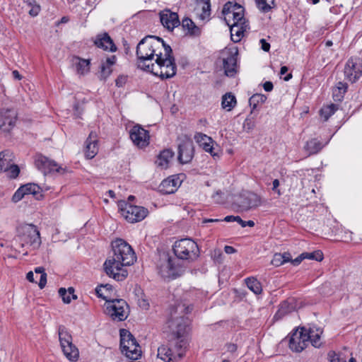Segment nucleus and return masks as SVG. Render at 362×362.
I'll use <instances>...</instances> for the list:
<instances>
[{
	"mask_svg": "<svg viewBox=\"0 0 362 362\" xmlns=\"http://www.w3.org/2000/svg\"><path fill=\"white\" fill-rule=\"evenodd\" d=\"M115 54H104L100 59V78L106 79L112 72V67L117 62Z\"/></svg>",
	"mask_w": 362,
	"mask_h": 362,
	"instance_id": "obj_23",
	"label": "nucleus"
},
{
	"mask_svg": "<svg viewBox=\"0 0 362 362\" xmlns=\"http://www.w3.org/2000/svg\"><path fill=\"white\" fill-rule=\"evenodd\" d=\"M308 337L304 335V332L296 330L290 337L288 346L295 352H301L308 346Z\"/></svg>",
	"mask_w": 362,
	"mask_h": 362,
	"instance_id": "obj_19",
	"label": "nucleus"
},
{
	"mask_svg": "<svg viewBox=\"0 0 362 362\" xmlns=\"http://www.w3.org/2000/svg\"><path fill=\"white\" fill-rule=\"evenodd\" d=\"M226 349L228 352L234 353L237 350V345L232 343L226 344Z\"/></svg>",
	"mask_w": 362,
	"mask_h": 362,
	"instance_id": "obj_58",
	"label": "nucleus"
},
{
	"mask_svg": "<svg viewBox=\"0 0 362 362\" xmlns=\"http://www.w3.org/2000/svg\"><path fill=\"white\" fill-rule=\"evenodd\" d=\"M36 274H40V281L38 286L40 288H43L47 284V274L45 272V269L42 267H38L35 269Z\"/></svg>",
	"mask_w": 362,
	"mask_h": 362,
	"instance_id": "obj_44",
	"label": "nucleus"
},
{
	"mask_svg": "<svg viewBox=\"0 0 362 362\" xmlns=\"http://www.w3.org/2000/svg\"><path fill=\"white\" fill-rule=\"evenodd\" d=\"M93 42L97 47L106 52H115L117 50L116 45L107 33L98 34Z\"/></svg>",
	"mask_w": 362,
	"mask_h": 362,
	"instance_id": "obj_21",
	"label": "nucleus"
},
{
	"mask_svg": "<svg viewBox=\"0 0 362 362\" xmlns=\"http://www.w3.org/2000/svg\"><path fill=\"white\" fill-rule=\"evenodd\" d=\"M263 88L265 91L270 92L273 90L274 86L273 83L271 81H266L263 84Z\"/></svg>",
	"mask_w": 362,
	"mask_h": 362,
	"instance_id": "obj_59",
	"label": "nucleus"
},
{
	"mask_svg": "<svg viewBox=\"0 0 362 362\" xmlns=\"http://www.w3.org/2000/svg\"><path fill=\"white\" fill-rule=\"evenodd\" d=\"M26 279L30 281L34 282V274L33 272H29L26 275Z\"/></svg>",
	"mask_w": 362,
	"mask_h": 362,
	"instance_id": "obj_64",
	"label": "nucleus"
},
{
	"mask_svg": "<svg viewBox=\"0 0 362 362\" xmlns=\"http://www.w3.org/2000/svg\"><path fill=\"white\" fill-rule=\"evenodd\" d=\"M194 153L192 140L187 136L180 139L178 144V160L181 163H189Z\"/></svg>",
	"mask_w": 362,
	"mask_h": 362,
	"instance_id": "obj_14",
	"label": "nucleus"
},
{
	"mask_svg": "<svg viewBox=\"0 0 362 362\" xmlns=\"http://www.w3.org/2000/svg\"><path fill=\"white\" fill-rule=\"evenodd\" d=\"M237 222L243 227L245 228L246 226L253 227L255 226V222L253 221H243L240 216H238Z\"/></svg>",
	"mask_w": 362,
	"mask_h": 362,
	"instance_id": "obj_50",
	"label": "nucleus"
},
{
	"mask_svg": "<svg viewBox=\"0 0 362 362\" xmlns=\"http://www.w3.org/2000/svg\"><path fill=\"white\" fill-rule=\"evenodd\" d=\"M157 267L160 276L165 279H175L183 272V269L178 264L177 258L165 252L160 255Z\"/></svg>",
	"mask_w": 362,
	"mask_h": 362,
	"instance_id": "obj_5",
	"label": "nucleus"
},
{
	"mask_svg": "<svg viewBox=\"0 0 362 362\" xmlns=\"http://www.w3.org/2000/svg\"><path fill=\"white\" fill-rule=\"evenodd\" d=\"M279 255L282 257L284 264L287 263V262H291L292 257L290 253L284 252V253H279Z\"/></svg>",
	"mask_w": 362,
	"mask_h": 362,
	"instance_id": "obj_54",
	"label": "nucleus"
},
{
	"mask_svg": "<svg viewBox=\"0 0 362 362\" xmlns=\"http://www.w3.org/2000/svg\"><path fill=\"white\" fill-rule=\"evenodd\" d=\"M222 13L227 25H247L244 18V8L237 3L227 2L223 6Z\"/></svg>",
	"mask_w": 362,
	"mask_h": 362,
	"instance_id": "obj_10",
	"label": "nucleus"
},
{
	"mask_svg": "<svg viewBox=\"0 0 362 362\" xmlns=\"http://www.w3.org/2000/svg\"><path fill=\"white\" fill-rule=\"evenodd\" d=\"M222 221L221 219H217V218H204L202 221V223H215V222H220Z\"/></svg>",
	"mask_w": 362,
	"mask_h": 362,
	"instance_id": "obj_62",
	"label": "nucleus"
},
{
	"mask_svg": "<svg viewBox=\"0 0 362 362\" xmlns=\"http://www.w3.org/2000/svg\"><path fill=\"white\" fill-rule=\"evenodd\" d=\"M305 259L304 258V256L303 255V253L300 254L298 257H297L296 258H295L294 259H293L291 258V264L293 265V266H298V264H300V263L303 260Z\"/></svg>",
	"mask_w": 362,
	"mask_h": 362,
	"instance_id": "obj_56",
	"label": "nucleus"
},
{
	"mask_svg": "<svg viewBox=\"0 0 362 362\" xmlns=\"http://www.w3.org/2000/svg\"><path fill=\"white\" fill-rule=\"evenodd\" d=\"M17 112L12 108H1L0 110V129L10 131L17 121Z\"/></svg>",
	"mask_w": 362,
	"mask_h": 362,
	"instance_id": "obj_17",
	"label": "nucleus"
},
{
	"mask_svg": "<svg viewBox=\"0 0 362 362\" xmlns=\"http://www.w3.org/2000/svg\"><path fill=\"white\" fill-rule=\"evenodd\" d=\"M293 310V306L288 301H284L279 305V308L274 315V318L279 320L286 314L291 313Z\"/></svg>",
	"mask_w": 362,
	"mask_h": 362,
	"instance_id": "obj_35",
	"label": "nucleus"
},
{
	"mask_svg": "<svg viewBox=\"0 0 362 362\" xmlns=\"http://www.w3.org/2000/svg\"><path fill=\"white\" fill-rule=\"evenodd\" d=\"M261 44V47L264 52H269L270 49V44L268 43L264 39H261L259 40Z\"/></svg>",
	"mask_w": 362,
	"mask_h": 362,
	"instance_id": "obj_55",
	"label": "nucleus"
},
{
	"mask_svg": "<svg viewBox=\"0 0 362 362\" xmlns=\"http://www.w3.org/2000/svg\"><path fill=\"white\" fill-rule=\"evenodd\" d=\"M195 11L200 20L208 21L211 15L210 0H196Z\"/></svg>",
	"mask_w": 362,
	"mask_h": 362,
	"instance_id": "obj_27",
	"label": "nucleus"
},
{
	"mask_svg": "<svg viewBox=\"0 0 362 362\" xmlns=\"http://www.w3.org/2000/svg\"><path fill=\"white\" fill-rule=\"evenodd\" d=\"M328 357L329 362H346L344 358H341L339 354L333 351L329 352Z\"/></svg>",
	"mask_w": 362,
	"mask_h": 362,
	"instance_id": "obj_47",
	"label": "nucleus"
},
{
	"mask_svg": "<svg viewBox=\"0 0 362 362\" xmlns=\"http://www.w3.org/2000/svg\"><path fill=\"white\" fill-rule=\"evenodd\" d=\"M344 78L351 83H355L362 75V62L359 58L351 57L345 64Z\"/></svg>",
	"mask_w": 362,
	"mask_h": 362,
	"instance_id": "obj_13",
	"label": "nucleus"
},
{
	"mask_svg": "<svg viewBox=\"0 0 362 362\" xmlns=\"http://www.w3.org/2000/svg\"><path fill=\"white\" fill-rule=\"evenodd\" d=\"M182 26L184 30H187L190 35L198 36L201 34V29L189 18H185L182 21Z\"/></svg>",
	"mask_w": 362,
	"mask_h": 362,
	"instance_id": "obj_34",
	"label": "nucleus"
},
{
	"mask_svg": "<svg viewBox=\"0 0 362 362\" xmlns=\"http://www.w3.org/2000/svg\"><path fill=\"white\" fill-rule=\"evenodd\" d=\"M98 152L97 134L91 132L86 141L84 153L88 159L94 158Z\"/></svg>",
	"mask_w": 362,
	"mask_h": 362,
	"instance_id": "obj_24",
	"label": "nucleus"
},
{
	"mask_svg": "<svg viewBox=\"0 0 362 362\" xmlns=\"http://www.w3.org/2000/svg\"><path fill=\"white\" fill-rule=\"evenodd\" d=\"M129 136L133 144L139 148H144L149 144L148 132L139 124L134 125L130 129Z\"/></svg>",
	"mask_w": 362,
	"mask_h": 362,
	"instance_id": "obj_15",
	"label": "nucleus"
},
{
	"mask_svg": "<svg viewBox=\"0 0 362 362\" xmlns=\"http://www.w3.org/2000/svg\"><path fill=\"white\" fill-rule=\"evenodd\" d=\"M173 156L174 152L173 151L170 149H165L158 156L156 164L161 168H167Z\"/></svg>",
	"mask_w": 362,
	"mask_h": 362,
	"instance_id": "obj_28",
	"label": "nucleus"
},
{
	"mask_svg": "<svg viewBox=\"0 0 362 362\" xmlns=\"http://www.w3.org/2000/svg\"><path fill=\"white\" fill-rule=\"evenodd\" d=\"M272 264L275 267H279L284 264L282 257H281L279 253H276L274 255L273 259L272 260Z\"/></svg>",
	"mask_w": 362,
	"mask_h": 362,
	"instance_id": "obj_49",
	"label": "nucleus"
},
{
	"mask_svg": "<svg viewBox=\"0 0 362 362\" xmlns=\"http://www.w3.org/2000/svg\"><path fill=\"white\" fill-rule=\"evenodd\" d=\"M13 158V153L8 150L0 152V173L7 171Z\"/></svg>",
	"mask_w": 362,
	"mask_h": 362,
	"instance_id": "obj_30",
	"label": "nucleus"
},
{
	"mask_svg": "<svg viewBox=\"0 0 362 362\" xmlns=\"http://www.w3.org/2000/svg\"><path fill=\"white\" fill-rule=\"evenodd\" d=\"M59 295L62 297L64 303H69L71 302V298L68 295V292L66 288H60L59 290Z\"/></svg>",
	"mask_w": 362,
	"mask_h": 362,
	"instance_id": "obj_48",
	"label": "nucleus"
},
{
	"mask_svg": "<svg viewBox=\"0 0 362 362\" xmlns=\"http://www.w3.org/2000/svg\"><path fill=\"white\" fill-rule=\"evenodd\" d=\"M236 104V98L232 93H226L222 96L221 107L226 111H231Z\"/></svg>",
	"mask_w": 362,
	"mask_h": 362,
	"instance_id": "obj_32",
	"label": "nucleus"
},
{
	"mask_svg": "<svg viewBox=\"0 0 362 362\" xmlns=\"http://www.w3.org/2000/svg\"><path fill=\"white\" fill-rule=\"evenodd\" d=\"M230 37L234 42L240 41L243 33L246 30L247 25L229 24Z\"/></svg>",
	"mask_w": 362,
	"mask_h": 362,
	"instance_id": "obj_29",
	"label": "nucleus"
},
{
	"mask_svg": "<svg viewBox=\"0 0 362 362\" xmlns=\"http://www.w3.org/2000/svg\"><path fill=\"white\" fill-rule=\"evenodd\" d=\"M127 304L122 299L107 300L105 312L112 320L123 321L127 317Z\"/></svg>",
	"mask_w": 362,
	"mask_h": 362,
	"instance_id": "obj_11",
	"label": "nucleus"
},
{
	"mask_svg": "<svg viewBox=\"0 0 362 362\" xmlns=\"http://www.w3.org/2000/svg\"><path fill=\"white\" fill-rule=\"evenodd\" d=\"M238 216H226L222 221H226V222H233L236 221Z\"/></svg>",
	"mask_w": 362,
	"mask_h": 362,
	"instance_id": "obj_61",
	"label": "nucleus"
},
{
	"mask_svg": "<svg viewBox=\"0 0 362 362\" xmlns=\"http://www.w3.org/2000/svg\"><path fill=\"white\" fill-rule=\"evenodd\" d=\"M173 250L177 259L188 262L197 260L200 253L197 243L191 238H182L175 241Z\"/></svg>",
	"mask_w": 362,
	"mask_h": 362,
	"instance_id": "obj_4",
	"label": "nucleus"
},
{
	"mask_svg": "<svg viewBox=\"0 0 362 362\" xmlns=\"http://www.w3.org/2000/svg\"><path fill=\"white\" fill-rule=\"evenodd\" d=\"M348 89L346 83L339 81L332 90L333 98L335 101H341Z\"/></svg>",
	"mask_w": 362,
	"mask_h": 362,
	"instance_id": "obj_31",
	"label": "nucleus"
},
{
	"mask_svg": "<svg viewBox=\"0 0 362 362\" xmlns=\"http://www.w3.org/2000/svg\"><path fill=\"white\" fill-rule=\"evenodd\" d=\"M127 81V77L126 76L120 75L115 81L116 86L117 87H122L126 83Z\"/></svg>",
	"mask_w": 362,
	"mask_h": 362,
	"instance_id": "obj_51",
	"label": "nucleus"
},
{
	"mask_svg": "<svg viewBox=\"0 0 362 362\" xmlns=\"http://www.w3.org/2000/svg\"><path fill=\"white\" fill-rule=\"evenodd\" d=\"M90 62L86 59H80L78 62L76 64L77 72L79 74L83 75L89 71L90 67Z\"/></svg>",
	"mask_w": 362,
	"mask_h": 362,
	"instance_id": "obj_41",
	"label": "nucleus"
},
{
	"mask_svg": "<svg viewBox=\"0 0 362 362\" xmlns=\"http://www.w3.org/2000/svg\"><path fill=\"white\" fill-rule=\"evenodd\" d=\"M194 139L199 146L206 152L209 153L214 159L220 157L219 153L214 152V141L210 136H208L203 133L198 132L195 134Z\"/></svg>",
	"mask_w": 362,
	"mask_h": 362,
	"instance_id": "obj_20",
	"label": "nucleus"
},
{
	"mask_svg": "<svg viewBox=\"0 0 362 362\" xmlns=\"http://www.w3.org/2000/svg\"><path fill=\"white\" fill-rule=\"evenodd\" d=\"M16 242L21 247L27 246L37 249L41 244L40 232L33 224L23 226L19 229V235L17 236Z\"/></svg>",
	"mask_w": 362,
	"mask_h": 362,
	"instance_id": "obj_6",
	"label": "nucleus"
},
{
	"mask_svg": "<svg viewBox=\"0 0 362 362\" xmlns=\"http://www.w3.org/2000/svg\"><path fill=\"white\" fill-rule=\"evenodd\" d=\"M192 305L178 304L170 311L168 321L173 339L158 349V357L165 362H177L183 357L187 346L185 338L189 331L190 320L185 315L191 313Z\"/></svg>",
	"mask_w": 362,
	"mask_h": 362,
	"instance_id": "obj_2",
	"label": "nucleus"
},
{
	"mask_svg": "<svg viewBox=\"0 0 362 362\" xmlns=\"http://www.w3.org/2000/svg\"><path fill=\"white\" fill-rule=\"evenodd\" d=\"M119 210L122 216L129 223H136L144 219L148 211L144 206L133 205L127 201L118 202Z\"/></svg>",
	"mask_w": 362,
	"mask_h": 362,
	"instance_id": "obj_8",
	"label": "nucleus"
},
{
	"mask_svg": "<svg viewBox=\"0 0 362 362\" xmlns=\"http://www.w3.org/2000/svg\"><path fill=\"white\" fill-rule=\"evenodd\" d=\"M121 351L127 358L136 361L141 356V347L134 336L127 329H120Z\"/></svg>",
	"mask_w": 362,
	"mask_h": 362,
	"instance_id": "obj_7",
	"label": "nucleus"
},
{
	"mask_svg": "<svg viewBox=\"0 0 362 362\" xmlns=\"http://www.w3.org/2000/svg\"><path fill=\"white\" fill-rule=\"evenodd\" d=\"M102 289H104L105 292L110 291L112 290V286L107 284H101L99 286H97L95 288V293L98 298H101L104 299L105 301L109 300L108 296L105 293H102Z\"/></svg>",
	"mask_w": 362,
	"mask_h": 362,
	"instance_id": "obj_42",
	"label": "nucleus"
},
{
	"mask_svg": "<svg viewBox=\"0 0 362 362\" xmlns=\"http://www.w3.org/2000/svg\"><path fill=\"white\" fill-rule=\"evenodd\" d=\"M138 67L160 77L170 78L176 74L177 66L173 50L163 40L147 35L136 46Z\"/></svg>",
	"mask_w": 362,
	"mask_h": 362,
	"instance_id": "obj_1",
	"label": "nucleus"
},
{
	"mask_svg": "<svg viewBox=\"0 0 362 362\" xmlns=\"http://www.w3.org/2000/svg\"><path fill=\"white\" fill-rule=\"evenodd\" d=\"M112 256L104 263L106 274L117 281H124L128 276L124 268L134 263L136 259L134 251L130 245L122 239H117L112 243Z\"/></svg>",
	"mask_w": 362,
	"mask_h": 362,
	"instance_id": "obj_3",
	"label": "nucleus"
},
{
	"mask_svg": "<svg viewBox=\"0 0 362 362\" xmlns=\"http://www.w3.org/2000/svg\"><path fill=\"white\" fill-rule=\"evenodd\" d=\"M7 173V175L11 178H16L18 177L20 169L17 165H15L13 163V160L11 163V165L8 167V169L6 172Z\"/></svg>",
	"mask_w": 362,
	"mask_h": 362,
	"instance_id": "obj_45",
	"label": "nucleus"
},
{
	"mask_svg": "<svg viewBox=\"0 0 362 362\" xmlns=\"http://www.w3.org/2000/svg\"><path fill=\"white\" fill-rule=\"evenodd\" d=\"M337 109V105L334 104L324 106L320 111V117L323 121L326 122L332 115L334 114Z\"/></svg>",
	"mask_w": 362,
	"mask_h": 362,
	"instance_id": "obj_38",
	"label": "nucleus"
},
{
	"mask_svg": "<svg viewBox=\"0 0 362 362\" xmlns=\"http://www.w3.org/2000/svg\"><path fill=\"white\" fill-rule=\"evenodd\" d=\"M59 339L62 351L70 361H76L79 357V351L77 347L72 343V337L67 329L60 325L58 328Z\"/></svg>",
	"mask_w": 362,
	"mask_h": 362,
	"instance_id": "obj_9",
	"label": "nucleus"
},
{
	"mask_svg": "<svg viewBox=\"0 0 362 362\" xmlns=\"http://www.w3.org/2000/svg\"><path fill=\"white\" fill-rule=\"evenodd\" d=\"M305 259H313L317 262H321L323 259V254L320 250H316L313 252H303Z\"/></svg>",
	"mask_w": 362,
	"mask_h": 362,
	"instance_id": "obj_43",
	"label": "nucleus"
},
{
	"mask_svg": "<svg viewBox=\"0 0 362 362\" xmlns=\"http://www.w3.org/2000/svg\"><path fill=\"white\" fill-rule=\"evenodd\" d=\"M224 251L226 254L230 255L235 253L236 252V250L232 246L226 245L224 247Z\"/></svg>",
	"mask_w": 362,
	"mask_h": 362,
	"instance_id": "obj_60",
	"label": "nucleus"
},
{
	"mask_svg": "<svg viewBox=\"0 0 362 362\" xmlns=\"http://www.w3.org/2000/svg\"><path fill=\"white\" fill-rule=\"evenodd\" d=\"M35 165L45 174L57 172L63 174L65 170L59 166L54 160H50L42 155H37L35 158Z\"/></svg>",
	"mask_w": 362,
	"mask_h": 362,
	"instance_id": "obj_16",
	"label": "nucleus"
},
{
	"mask_svg": "<svg viewBox=\"0 0 362 362\" xmlns=\"http://www.w3.org/2000/svg\"><path fill=\"white\" fill-rule=\"evenodd\" d=\"M257 7L263 13H268L274 6V0H255Z\"/></svg>",
	"mask_w": 362,
	"mask_h": 362,
	"instance_id": "obj_39",
	"label": "nucleus"
},
{
	"mask_svg": "<svg viewBox=\"0 0 362 362\" xmlns=\"http://www.w3.org/2000/svg\"><path fill=\"white\" fill-rule=\"evenodd\" d=\"M267 98L265 95L261 93L254 94L249 99L250 106L255 110L259 104H263Z\"/></svg>",
	"mask_w": 362,
	"mask_h": 362,
	"instance_id": "obj_40",
	"label": "nucleus"
},
{
	"mask_svg": "<svg viewBox=\"0 0 362 362\" xmlns=\"http://www.w3.org/2000/svg\"><path fill=\"white\" fill-rule=\"evenodd\" d=\"M245 283L247 288L255 294L261 293L262 288L260 282L254 277L245 279Z\"/></svg>",
	"mask_w": 362,
	"mask_h": 362,
	"instance_id": "obj_37",
	"label": "nucleus"
},
{
	"mask_svg": "<svg viewBox=\"0 0 362 362\" xmlns=\"http://www.w3.org/2000/svg\"><path fill=\"white\" fill-rule=\"evenodd\" d=\"M160 19L162 25L171 31L180 25L177 13L170 10H164L160 12Z\"/></svg>",
	"mask_w": 362,
	"mask_h": 362,
	"instance_id": "obj_22",
	"label": "nucleus"
},
{
	"mask_svg": "<svg viewBox=\"0 0 362 362\" xmlns=\"http://www.w3.org/2000/svg\"><path fill=\"white\" fill-rule=\"evenodd\" d=\"M280 185L279 180L278 179H275L272 182V190L276 192L278 195H281V192L280 189H278Z\"/></svg>",
	"mask_w": 362,
	"mask_h": 362,
	"instance_id": "obj_53",
	"label": "nucleus"
},
{
	"mask_svg": "<svg viewBox=\"0 0 362 362\" xmlns=\"http://www.w3.org/2000/svg\"><path fill=\"white\" fill-rule=\"evenodd\" d=\"M25 193L24 192V189L22 186H21L14 193V194L12 197V201L14 203H16L19 201H21L25 196Z\"/></svg>",
	"mask_w": 362,
	"mask_h": 362,
	"instance_id": "obj_46",
	"label": "nucleus"
},
{
	"mask_svg": "<svg viewBox=\"0 0 362 362\" xmlns=\"http://www.w3.org/2000/svg\"><path fill=\"white\" fill-rule=\"evenodd\" d=\"M40 6L38 4H34V6L29 11V14L31 16H37L40 11Z\"/></svg>",
	"mask_w": 362,
	"mask_h": 362,
	"instance_id": "obj_52",
	"label": "nucleus"
},
{
	"mask_svg": "<svg viewBox=\"0 0 362 362\" xmlns=\"http://www.w3.org/2000/svg\"><path fill=\"white\" fill-rule=\"evenodd\" d=\"M180 185L179 178L171 176L162 181L159 185V191L164 194H173L177 189Z\"/></svg>",
	"mask_w": 362,
	"mask_h": 362,
	"instance_id": "obj_25",
	"label": "nucleus"
},
{
	"mask_svg": "<svg viewBox=\"0 0 362 362\" xmlns=\"http://www.w3.org/2000/svg\"><path fill=\"white\" fill-rule=\"evenodd\" d=\"M305 151L310 154L318 153L322 148V144L316 139H312L305 145Z\"/></svg>",
	"mask_w": 362,
	"mask_h": 362,
	"instance_id": "obj_36",
	"label": "nucleus"
},
{
	"mask_svg": "<svg viewBox=\"0 0 362 362\" xmlns=\"http://www.w3.org/2000/svg\"><path fill=\"white\" fill-rule=\"evenodd\" d=\"M26 195L33 194L36 199H40L42 197V188L35 183H27L22 185Z\"/></svg>",
	"mask_w": 362,
	"mask_h": 362,
	"instance_id": "obj_33",
	"label": "nucleus"
},
{
	"mask_svg": "<svg viewBox=\"0 0 362 362\" xmlns=\"http://www.w3.org/2000/svg\"><path fill=\"white\" fill-rule=\"evenodd\" d=\"M262 204L261 197L253 192H247L244 194L238 204L239 211H247L260 206Z\"/></svg>",
	"mask_w": 362,
	"mask_h": 362,
	"instance_id": "obj_18",
	"label": "nucleus"
},
{
	"mask_svg": "<svg viewBox=\"0 0 362 362\" xmlns=\"http://www.w3.org/2000/svg\"><path fill=\"white\" fill-rule=\"evenodd\" d=\"M304 332V335L308 337V343L310 342L311 344L316 348H319L321 344L320 337L322 334V329L320 327L313 326L308 330L302 328Z\"/></svg>",
	"mask_w": 362,
	"mask_h": 362,
	"instance_id": "obj_26",
	"label": "nucleus"
},
{
	"mask_svg": "<svg viewBox=\"0 0 362 362\" xmlns=\"http://www.w3.org/2000/svg\"><path fill=\"white\" fill-rule=\"evenodd\" d=\"M305 259L304 258V256L303 255V253L300 254L298 257H297L296 258H295L294 259H293L291 258V264L293 265V266H298V264H300V263L303 260Z\"/></svg>",
	"mask_w": 362,
	"mask_h": 362,
	"instance_id": "obj_57",
	"label": "nucleus"
},
{
	"mask_svg": "<svg viewBox=\"0 0 362 362\" xmlns=\"http://www.w3.org/2000/svg\"><path fill=\"white\" fill-rule=\"evenodd\" d=\"M238 55L237 47L229 48L222 52L223 69L227 76L232 77L236 74Z\"/></svg>",
	"mask_w": 362,
	"mask_h": 362,
	"instance_id": "obj_12",
	"label": "nucleus"
},
{
	"mask_svg": "<svg viewBox=\"0 0 362 362\" xmlns=\"http://www.w3.org/2000/svg\"><path fill=\"white\" fill-rule=\"evenodd\" d=\"M66 291L68 292V295L70 296H71L73 299H76L77 298V296L76 295H74V288L69 287L68 288V290H66Z\"/></svg>",
	"mask_w": 362,
	"mask_h": 362,
	"instance_id": "obj_63",
	"label": "nucleus"
}]
</instances>
